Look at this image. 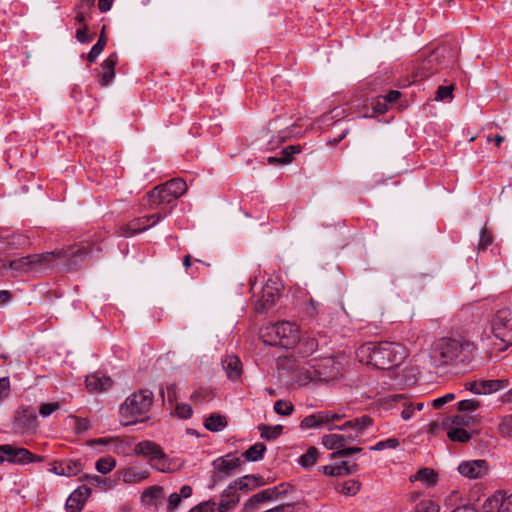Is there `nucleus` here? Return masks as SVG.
I'll return each mask as SVG.
<instances>
[{"label":"nucleus","instance_id":"1","mask_svg":"<svg viewBox=\"0 0 512 512\" xmlns=\"http://www.w3.org/2000/svg\"><path fill=\"white\" fill-rule=\"evenodd\" d=\"M475 346L463 338L444 337L435 341L429 352L434 368L466 365L473 359Z\"/></svg>","mask_w":512,"mask_h":512},{"label":"nucleus","instance_id":"2","mask_svg":"<svg viewBox=\"0 0 512 512\" xmlns=\"http://www.w3.org/2000/svg\"><path fill=\"white\" fill-rule=\"evenodd\" d=\"M407 356V349L396 342H367L356 350L359 362L377 369H391L399 366Z\"/></svg>","mask_w":512,"mask_h":512},{"label":"nucleus","instance_id":"3","mask_svg":"<svg viewBox=\"0 0 512 512\" xmlns=\"http://www.w3.org/2000/svg\"><path fill=\"white\" fill-rule=\"evenodd\" d=\"M153 393L148 389H142L131 394L120 406L122 418L127 419L125 425L134 424L137 418L146 414L153 403Z\"/></svg>","mask_w":512,"mask_h":512},{"label":"nucleus","instance_id":"4","mask_svg":"<svg viewBox=\"0 0 512 512\" xmlns=\"http://www.w3.org/2000/svg\"><path fill=\"white\" fill-rule=\"evenodd\" d=\"M267 335L274 337L270 345L292 348L300 341L299 327L290 321H280L266 328Z\"/></svg>","mask_w":512,"mask_h":512},{"label":"nucleus","instance_id":"5","mask_svg":"<svg viewBox=\"0 0 512 512\" xmlns=\"http://www.w3.org/2000/svg\"><path fill=\"white\" fill-rule=\"evenodd\" d=\"M491 332L493 336L503 343V347L512 345V310L510 308H502L496 311L491 320Z\"/></svg>","mask_w":512,"mask_h":512},{"label":"nucleus","instance_id":"6","mask_svg":"<svg viewBox=\"0 0 512 512\" xmlns=\"http://www.w3.org/2000/svg\"><path fill=\"white\" fill-rule=\"evenodd\" d=\"M373 425V419L368 415L348 420L340 426L329 427V430L337 428L346 432L345 436L348 442L357 441L364 432Z\"/></svg>","mask_w":512,"mask_h":512},{"label":"nucleus","instance_id":"7","mask_svg":"<svg viewBox=\"0 0 512 512\" xmlns=\"http://www.w3.org/2000/svg\"><path fill=\"white\" fill-rule=\"evenodd\" d=\"M90 246L87 243L70 245L60 249V257L69 268H76L89 255Z\"/></svg>","mask_w":512,"mask_h":512},{"label":"nucleus","instance_id":"8","mask_svg":"<svg viewBox=\"0 0 512 512\" xmlns=\"http://www.w3.org/2000/svg\"><path fill=\"white\" fill-rule=\"evenodd\" d=\"M5 454V461L13 464H28L42 461V457L31 453L22 447H14L9 444L2 445Z\"/></svg>","mask_w":512,"mask_h":512},{"label":"nucleus","instance_id":"9","mask_svg":"<svg viewBox=\"0 0 512 512\" xmlns=\"http://www.w3.org/2000/svg\"><path fill=\"white\" fill-rule=\"evenodd\" d=\"M279 297V287L276 281L269 279L262 288L261 297L255 303V310L262 313L275 305Z\"/></svg>","mask_w":512,"mask_h":512},{"label":"nucleus","instance_id":"10","mask_svg":"<svg viewBox=\"0 0 512 512\" xmlns=\"http://www.w3.org/2000/svg\"><path fill=\"white\" fill-rule=\"evenodd\" d=\"M344 414L334 413L332 411H320L306 416L301 421V427L305 429L317 428L322 425H328L330 422L341 420Z\"/></svg>","mask_w":512,"mask_h":512},{"label":"nucleus","instance_id":"11","mask_svg":"<svg viewBox=\"0 0 512 512\" xmlns=\"http://www.w3.org/2000/svg\"><path fill=\"white\" fill-rule=\"evenodd\" d=\"M164 217H165V215L157 213V214H152L149 216H144L141 218L134 219L126 226V230L123 231V235L126 237H129V236L135 235L137 233L143 232V231L149 229L150 227H153L154 225H156Z\"/></svg>","mask_w":512,"mask_h":512},{"label":"nucleus","instance_id":"12","mask_svg":"<svg viewBox=\"0 0 512 512\" xmlns=\"http://www.w3.org/2000/svg\"><path fill=\"white\" fill-rule=\"evenodd\" d=\"M459 473L469 479H479L488 473V465L485 460L463 461L458 466Z\"/></svg>","mask_w":512,"mask_h":512},{"label":"nucleus","instance_id":"13","mask_svg":"<svg viewBox=\"0 0 512 512\" xmlns=\"http://www.w3.org/2000/svg\"><path fill=\"white\" fill-rule=\"evenodd\" d=\"M116 474L118 475L119 479H121L126 484L141 483L145 481L150 475L147 469L137 466L123 468L118 470Z\"/></svg>","mask_w":512,"mask_h":512},{"label":"nucleus","instance_id":"14","mask_svg":"<svg viewBox=\"0 0 512 512\" xmlns=\"http://www.w3.org/2000/svg\"><path fill=\"white\" fill-rule=\"evenodd\" d=\"M172 193L166 191V183L155 187L152 191L147 194V200L149 208L155 209L162 205L170 204L175 201L176 198L171 195Z\"/></svg>","mask_w":512,"mask_h":512},{"label":"nucleus","instance_id":"15","mask_svg":"<svg viewBox=\"0 0 512 512\" xmlns=\"http://www.w3.org/2000/svg\"><path fill=\"white\" fill-rule=\"evenodd\" d=\"M509 386L507 379L482 380L475 382L471 386V391L475 394H490L503 390Z\"/></svg>","mask_w":512,"mask_h":512},{"label":"nucleus","instance_id":"16","mask_svg":"<svg viewBox=\"0 0 512 512\" xmlns=\"http://www.w3.org/2000/svg\"><path fill=\"white\" fill-rule=\"evenodd\" d=\"M91 490L86 486L78 487L66 500V510L68 512H79L82 510L85 501L90 496Z\"/></svg>","mask_w":512,"mask_h":512},{"label":"nucleus","instance_id":"17","mask_svg":"<svg viewBox=\"0 0 512 512\" xmlns=\"http://www.w3.org/2000/svg\"><path fill=\"white\" fill-rule=\"evenodd\" d=\"M164 499V490L161 486L154 485L146 488L141 494V503L151 510L157 509Z\"/></svg>","mask_w":512,"mask_h":512},{"label":"nucleus","instance_id":"18","mask_svg":"<svg viewBox=\"0 0 512 512\" xmlns=\"http://www.w3.org/2000/svg\"><path fill=\"white\" fill-rule=\"evenodd\" d=\"M9 269L12 276H20L32 271H37L32 255H27L9 261Z\"/></svg>","mask_w":512,"mask_h":512},{"label":"nucleus","instance_id":"19","mask_svg":"<svg viewBox=\"0 0 512 512\" xmlns=\"http://www.w3.org/2000/svg\"><path fill=\"white\" fill-rule=\"evenodd\" d=\"M241 465V460L238 457L226 455L214 461V466L217 471L223 474L224 477H229L235 473V470Z\"/></svg>","mask_w":512,"mask_h":512},{"label":"nucleus","instance_id":"20","mask_svg":"<svg viewBox=\"0 0 512 512\" xmlns=\"http://www.w3.org/2000/svg\"><path fill=\"white\" fill-rule=\"evenodd\" d=\"M134 453L148 458L149 463L156 457L162 456L161 447L149 440L141 441L134 447Z\"/></svg>","mask_w":512,"mask_h":512},{"label":"nucleus","instance_id":"21","mask_svg":"<svg viewBox=\"0 0 512 512\" xmlns=\"http://www.w3.org/2000/svg\"><path fill=\"white\" fill-rule=\"evenodd\" d=\"M110 377L95 373L86 377V386L91 392H103L112 386Z\"/></svg>","mask_w":512,"mask_h":512},{"label":"nucleus","instance_id":"22","mask_svg":"<svg viewBox=\"0 0 512 512\" xmlns=\"http://www.w3.org/2000/svg\"><path fill=\"white\" fill-rule=\"evenodd\" d=\"M118 62V56L116 53L110 54L102 62V74L100 79V85L107 86L115 77V67Z\"/></svg>","mask_w":512,"mask_h":512},{"label":"nucleus","instance_id":"23","mask_svg":"<svg viewBox=\"0 0 512 512\" xmlns=\"http://www.w3.org/2000/svg\"><path fill=\"white\" fill-rule=\"evenodd\" d=\"M222 367L227 375V377L231 380H236L240 377L242 369H241V361L239 357L235 355H228L222 360Z\"/></svg>","mask_w":512,"mask_h":512},{"label":"nucleus","instance_id":"24","mask_svg":"<svg viewBox=\"0 0 512 512\" xmlns=\"http://www.w3.org/2000/svg\"><path fill=\"white\" fill-rule=\"evenodd\" d=\"M37 271L48 268L54 264L56 260H61L60 249L40 254H32Z\"/></svg>","mask_w":512,"mask_h":512},{"label":"nucleus","instance_id":"25","mask_svg":"<svg viewBox=\"0 0 512 512\" xmlns=\"http://www.w3.org/2000/svg\"><path fill=\"white\" fill-rule=\"evenodd\" d=\"M323 473L328 476H344L352 474L357 470V464H350L343 461L338 465H327L322 467Z\"/></svg>","mask_w":512,"mask_h":512},{"label":"nucleus","instance_id":"26","mask_svg":"<svg viewBox=\"0 0 512 512\" xmlns=\"http://www.w3.org/2000/svg\"><path fill=\"white\" fill-rule=\"evenodd\" d=\"M239 502V495L233 486H229L223 491L220 500V509L218 512H227L232 509Z\"/></svg>","mask_w":512,"mask_h":512},{"label":"nucleus","instance_id":"27","mask_svg":"<svg viewBox=\"0 0 512 512\" xmlns=\"http://www.w3.org/2000/svg\"><path fill=\"white\" fill-rule=\"evenodd\" d=\"M438 475L431 468H422L417 473L410 476V481H419L427 487H432L437 483Z\"/></svg>","mask_w":512,"mask_h":512},{"label":"nucleus","instance_id":"28","mask_svg":"<svg viewBox=\"0 0 512 512\" xmlns=\"http://www.w3.org/2000/svg\"><path fill=\"white\" fill-rule=\"evenodd\" d=\"M314 367L316 366L310 362H307L301 366L297 380L299 385L303 386L311 381L320 379L321 375Z\"/></svg>","mask_w":512,"mask_h":512},{"label":"nucleus","instance_id":"29","mask_svg":"<svg viewBox=\"0 0 512 512\" xmlns=\"http://www.w3.org/2000/svg\"><path fill=\"white\" fill-rule=\"evenodd\" d=\"M236 491H251L260 486L259 479L252 475H246L230 483Z\"/></svg>","mask_w":512,"mask_h":512},{"label":"nucleus","instance_id":"30","mask_svg":"<svg viewBox=\"0 0 512 512\" xmlns=\"http://www.w3.org/2000/svg\"><path fill=\"white\" fill-rule=\"evenodd\" d=\"M323 445L330 450H340L344 448L346 443H349L346 439L345 434H329L322 438Z\"/></svg>","mask_w":512,"mask_h":512},{"label":"nucleus","instance_id":"31","mask_svg":"<svg viewBox=\"0 0 512 512\" xmlns=\"http://www.w3.org/2000/svg\"><path fill=\"white\" fill-rule=\"evenodd\" d=\"M85 480L91 484L92 486L99 487L103 490H110L117 485L116 480H112L110 478H104L99 475H85Z\"/></svg>","mask_w":512,"mask_h":512},{"label":"nucleus","instance_id":"32","mask_svg":"<svg viewBox=\"0 0 512 512\" xmlns=\"http://www.w3.org/2000/svg\"><path fill=\"white\" fill-rule=\"evenodd\" d=\"M227 423L223 416L219 414H211L206 418L204 426L207 430L212 432H218L226 427Z\"/></svg>","mask_w":512,"mask_h":512},{"label":"nucleus","instance_id":"33","mask_svg":"<svg viewBox=\"0 0 512 512\" xmlns=\"http://www.w3.org/2000/svg\"><path fill=\"white\" fill-rule=\"evenodd\" d=\"M187 190L186 182L182 179L176 178L166 182V191L172 193L176 199L182 196Z\"/></svg>","mask_w":512,"mask_h":512},{"label":"nucleus","instance_id":"34","mask_svg":"<svg viewBox=\"0 0 512 512\" xmlns=\"http://www.w3.org/2000/svg\"><path fill=\"white\" fill-rule=\"evenodd\" d=\"M266 451V446L263 443H256L252 445L243 456L247 461L255 462L263 458Z\"/></svg>","mask_w":512,"mask_h":512},{"label":"nucleus","instance_id":"35","mask_svg":"<svg viewBox=\"0 0 512 512\" xmlns=\"http://www.w3.org/2000/svg\"><path fill=\"white\" fill-rule=\"evenodd\" d=\"M360 488L361 484L358 481L350 479L340 484L337 491L345 496H354L360 491Z\"/></svg>","mask_w":512,"mask_h":512},{"label":"nucleus","instance_id":"36","mask_svg":"<svg viewBox=\"0 0 512 512\" xmlns=\"http://www.w3.org/2000/svg\"><path fill=\"white\" fill-rule=\"evenodd\" d=\"M104 31H105V26H103V28H102V31H101V34H100V37H99L97 43L93 45V47L91 48V50L88 54V60L90 63L94 62L97 59V57L102 53V51L107 43V39H106Z\"/></svg>","mask_w":512,"mask_h":512},{"label":"nucleus","instance_id":"37","mask_svg":"<svg viewBox=\"0 0 512 512\" xmlns=\"http://www.w3.org/2000/svg\"><path fill=\"white\" fill-rule=\"evenodd\" d=\"M318 450L315 447H310L306 453L299 458V464L304 468L312 467L318 458Z\"/></svg>","mask_w":512,"mask_h":512},{"label":"nucleus","instance_id":"38","mask_svg":"<svg viewBox=\"0 0 512 512\" xmlns=\"http://www.w3.org/2000/svg\"><path fill=\"white\" fill-rule=\"evenodd\" d=\"M116 466V460L113 457H103L96 461V470L105 475L111 472Z\"/></svg>","mask_w":512,"mask_h":512},{"label":"nucleus","instance_id":"39","mask_svg":"<svg viewBox=\"0 0 512 512\" xmlns=\"http://www.w3.org/2000/svg\"><path fill=\"white\" fill-rule=\"evenodd\" d=\"M150 465L151 467L163 473H167L172 470L171 463L163 451L162 456L156 457L153 461L150 462Z\"/></svg>","mask_w":512,"mask_h":512},{"label":"nucleus","instance_id":"40","mask_svg":"<svg viewBox=\"0 0 512 512\" xmlns=\"http://www.w3.org/2000/svg\"><path fill=\"white\" fill-rule=\"evenodd\" d=\"M259 430L261 432V437L268 440H274L281 435L283 427L281 425H276L274 427L260 425Z\"/></svg>","mask_w":512,"mask_h":512},{"label":"nucleus","instance_id":"41","mask_svg":"<svg viewBox=\"0 0 512 512\" xmlns=\"http://www.w3.org/2000/svg\"><path fill=\"white\" fill-rule=\"evenodd\" d=\"M61 463H62V468H63L62 476H67V477L75 476V475L79 474L82 469L81 464L77 461L65 460V461H61Z\"/></svg>","mask_w":512,"mask_h":512},{"label":"nucleus","instance_id":"42","mask_svg":"<svg viewBox=\"0 0 512 512\" xmlns=\"http://www.w3.org/2000/svg\"><path fill=\"white\" fill-rule=\"evenodd\" d=\"M447 435L450 440L460 443H466L471 439L470 433L462 428H453L448 431Z\"/></svg>","mask_w":512,"mask_h":512},{"label":"nucleus","instance_id":"43","mask_svg":"<svg viewBox=\"0 0 512 512\" xmlns=\"http://www.w3.org/2000/svg\"><path fill=\"white\" fill-rule=\"evenodd\" d=\"M498 430L503 437L512 438V414L502 417Z\"/></svg>","mask_w":512,"mask_h":512},{"label":"nucleus","instance_id":"44","mask_svg":"<svg viewBox=\"0 0 512 512\" xmlns=\"http://www.w3.org/2000/svg\"><path fill=\"white\" fill-rule=\"evenodd\" d=\"M272 492L270 490H263L255 495H253L246 503V507L256 506L259 503H263L272 499Z\"/></svg>","mask_w":512,"mask_h":512},{"label":"nucleus","instance_id":"45","mask_svg":"<svg viewBox=\"0 0 512 512\" xmlns=\"http://www.w3.org/2000/svg\"><path fill=\"white\" fill-rule=\"evenodd\" d=\"M453 90H454L453 85L439 86L435 93L434 99L436 101H450L453 98Z\"/></svg>","mask_w":512,"mask_h":512},{"label":"nucleus","instance_id":"46","mask_svg":"<svg viewBox=\"0 0 512 512\" xmlns=\"http://www.w3.org/2000/svg\"><path fill=\"white\" fill-rule=\"evenodd\" d=\"M293 404L289 401L278 400L274 404V410L277 414L287 416L293 412Z\"/></svg>","mask_w":512,"mask_h":512},{"label":"nucleus","instance_id":"47","mask_svg":"<svg viewBox=\"0 0 512 512\" xmlns=\"http://www.w3.org/2000/svg\"><path fill=\"white\" fill-rule=\"evenodd\" d=\"M398 446L399 440L397 438H388L386 440L377 442L374 446L371 447V450L382 451L385 449H395Z\"/></svg>","mask_w":512,"mask_h":512},{"label":"nucleus","instance_id":"48","mask_svg":"<svg viewBox=\"0 0 512 512\" xmlns=\"http://www.w3.org/2000/svg\"><path fill=\"white\" fill-rule=\"evenodd\" d=\"M415 512H439V506L431 500H423L416 505Z\"/></svg>","mask_w":512,"mask_h":512},{"label":"nucleus","instance_id":"49","mask_svg":"<svg viewBox=\"0 0 512 512\" xmlns=\"http://www.w3.org/2000/svg\"><path fill=\"white\" fill-rule=\"evenodd\" d=\"M175 412L182 419H188L192 416V408L186 403H178L175 407Z\"/></svg>","mask_w":512,"mask_h":512},{"label":"nucleus","instance_id":"50","mask_svg":"<svg viewBox=\"0 0 512 512\" xmlns=\"http://www.w3.org/2000/svg\"><path fill=\"white\" fill-rule=\"evenodd\" d=\"M210 397H211V391L208 389L201 388V389L195 391L191 395V400L196 403H202V402L208 401L210 399Z\"/></svg>","mask_w":512,"mask_h":512},{"label":"nucleus","instance_id":"51","mask_svg":"<svg viewBox=\"0 0 512 512\" xmlns=\"http://www.w3.org/2000/svg\"><path fill=\"white\" fill-rule=\"evenodd\" d=\"M317 349V342L315 339H308L300 344V353L303 355H310Z\"/></svg>","mask_w":512,"mask_h":512},{"label":"nucleus","instance_id":"52","mask_svg":"<svg viewBox=\"0 0 512 512\" xmlns=\"http://www.w3.org/2000/svg\"><path fill=\"white\" fill-rule=\"evenodd\" d=\"M59 407L58 402L42 404L39 409V414L44 418L49 417L53 412L57 411Z\"/></svg>","mask_w":512,"mask_h":512},{"label":"nucleus","instance_id":"53","mask_svg":"<svg viewBox=\"0 0 512 512\" xmlns=\"http://www.w3.org/2000/svg\"><path fill=\"white\" fill-rule=\"evenodd\" d=\"M479 406V402L474 399H466L458 403V409L460 411H475Z\"/></svg>","mask_w":512,"mask_h":512},{"label":"nucleus","instance_id":"54","mask_svg":"<svg viewBox=\"0 0 512 512\" xmlns=\"http://www.w3.org/2000/svg\"><path fill=\"white\" fill-rule=\"evenodd\" d=\"M10 394V380L8 377L0 378V402L8 398Z\"/></svg>","mask_w":512,"mask_h":512},{"label":"nucleus","instance_id":"55","mask_svg":"<svg viewBox=\"0 0 512 512\" xmlns=\"http://www.w3.org/2000/svg\"><path fill=\"white\" fill-rule=\"evenodd\" d=\"M290 137V131L284 130L280 131L279 134L272 138V140L269 142L270 148L274 149L279 144L283 143L286 139Z\"/></svg>","mask_w":512,"mask_h":512},{"label":"nucleus","instance_id":"56","mask_svg":"<svg viewBox=\"0 0 512 512\" xmlns=\"http://www.w3.org/2000/svg\"><path fill=\"white\" fill-rule=\"evenodd\" d=\"M76 38L80 43H89L93 39L92 34H88L87 26L83 25V27L79 28L76 32Z\"/></svg>","mask_w":512,"mask_h":512},{"label":"nucleus","instance_id":"57","mask_svg":"<svg viewBox=\"0 0 512 512\" xmlns=\"http://www.w3.org/2000/svg\"><path fill=\"white\" fill-rule=\"evenodd\" d=\"M455 399V395L453 393H448L442 397L436 398L432 401V406L435 409H440L443 407L446 403L451 402Z\"/></svg>","mask_w":512,"mask_h":512},{"label":"nucleus","instance_id":"58","mask_svg":"<svg viewBox=\"0 0 512 512\" xmlns=\"http://www.w3.org/2000/svg\"><path fill=\"white\" fill-rule=\"evenodd\" d=\"M492 243V236L491 234L486 230L482 229L480 233V239L478 247L479 249H486L490 244Z\"/></svg>","mask_w":512,"mask_h":512},{"label":"nucleus","instance_id":"59","mask_svg":"<svg viewBox=\"0 0 512 512\" xmlns=\"http://www.w3.org/2000/svg\"><path fill=\"white\" fill-rule=\"evenodd\" d=\"M90 428V422L87 418H78L74 419V429L78 433H82Z\"/></svg>","mask_w":512,"mask_h":512},{"label":"nucleus","instance_id":"60","mask_svg":"<svg viewBox=\"0 0 512 512\" xmlns=\"http://www.w3.org/2000/svg\"><path fill=\"white\" fill-rule=\"evenodd\" d=\"M400 95H401L400 92L397 91V90L390 91L384 97L385 103L383 104V107L379 108L378 110L381 111V112H384L387 109L386 108V103H394V102H396L399 99Z\"/></svg>","mask_w":512,"mask_h":512},{"label":"nucleus","instance_id":"61","mask_svg":"<svg viewBox=\"0 0 512 512\" xmlns=\"http://www.w3.org/2000/svg\"><path fill=\"white\" fill-rule=\"evenodd\" d=\"M361 451V448L359 447H349V448H342L336 452H334L332 454V457L333 458H336V457H343V456H348V455H351L353 453H358Z\"/></svg>","mask_w":512,"mask_h":512},{"label":"nucleus","instance_id":"62","mask_svg":"<svg viewBox=\"0 0 512 512\" xmlns=\"http://www.w3.org/2000/svg\"><path fill=\"white\" fill-rule=\"evenodd\" d=\"M497 512H512V494L501 500Z\"/></svg>","mask_w":512,"mask_h":512},{"label":"nucleus","instance_id":"63","mask_svg":"<svg viewBox=\"0 0 512 512\" xmlns=\"http://www.w3.org/2000/svg\"><path fill=\"white\" fill-rule=\"evenodd\" d=\"M181 496L178 494V493H172L169 495V498H168V508L169 510L173 511L175 510L180 502H181Z\"/></svg>","mask_w":512,"mask_h":512},{"label":"nucleus","instance_id":"64","mask_svg":"<svg viewBox=\"0 0 512 512\" xmlns=\"http://www.w3.org/2000/svg\"><path fill=\"white\" fill-rule=\"evenodd\" d=\"M300 151H301V148L299 145H297V146L291 145V146L285 147L281 151V154H282V157H288L291 160V156L295 153H299Z\"/></svg>","mask_w":512,"mask_h":512}]
</instances>
